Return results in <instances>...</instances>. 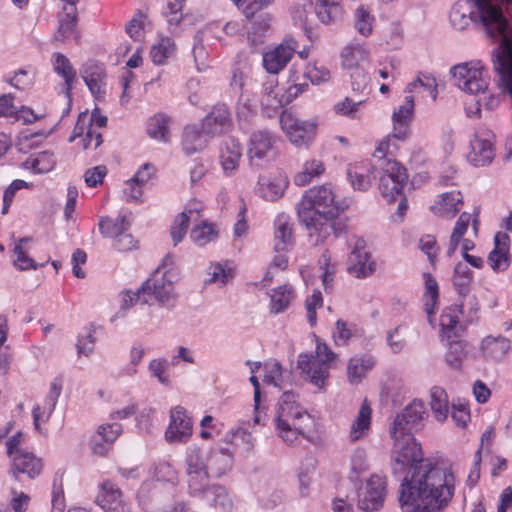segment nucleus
<instances>
[{"label": "nucleus", "instance_id": "f257e3e1", "mask_svg": "<svg viewBox=\"0 0 512 512\" xmlns=\"http://www.w3.org/2000/svg\"><path fill=\"white\" fill-rule=\"evenodd\" d=\"M394 440V472L410 466L401 483L400 505L403 512H439L454 494V477L423 458L413 435H391Z\"/></svg>", "mask_w": 512, "mask_h": 512}, {"label": "nucleus", "instance_id": "f03ea898", "mask_svg": "<svg viewBox=\"0 0 512 512\" xmlns=\"http://www.w3.org/2000/svg\"><path fill=\"white\" fill-rule=\"evenodd\" d=\"M479 16L489 37L499 40L493 52L494 70L500 76L503 91L512 98V24L503 9L509 13L512 0H474Z\"/></svg>", "mask_w": 512, "mask_h": 512}, {"label": "nucleus", "instance_id": "7ed1b4c3", "mask_svg": "<svg viewBox=\"0 0 512 512\" xmlns=\"http://www.w3.org/2000/svg\"><path fill=\"white\" fill-rule=\"evenodd\" d=\"M339 211L330 187L322 185L305 191L298 204V217L309 230L313 245L324 243L332 232L336 236L341 233L343 227L334 220Z\"/></svg>", "mask_w": 512, "mask_h": 512}, {"label": "nucleus", "instance_id": "20e7f679", "mask_svg": "<svg viewBox=\"0 0 512 512\" xmlns=\"http://www.w3.org/2000/svg\"><path fill=\"white\" fill-rule=\"evenodd\" d=\"M336 354L325 343H317L314 353H302L297 361L303 379L318 389L326 386L330 377V369L336 359Z\"/></svg>", "mask_w": 512, "mask_h": 512}, {"label": "nucleus", "instance_id": "39448f33", "mask_svg": "<svg viewBox=\"0 0 512 512\" xmlns=\"http://www.w3.org/2000/svg\"><path fill=\"white\" fill-rule=\"evenodd\" d=\"M414 115V97L407 95L404 103L394 110L392 115L393 120V131L391 134L386 136L377 145L373 156L378 158V164H381L383 160H390L386 158V154L390 149L391 139H397L405 141L410 135V124Z\"/></svg>", "mask_w": 512, "mask_h": 512}, {"label": "nucleus", "instance_id": "423d86ee", "mask_svg": "<svg viewBox=\"0 0 512 512\" xmlns=\"http://www.w3.org/2000/svg\"><path fill=\"white\" fill-rule=\"evenodd\" d=\"M381 170L379 190L388 201L394 202L401 196L404 187L408 184L407 169L397 160H383L378 164Z\"/></svg>", "mask_w": 512, "mask_h": 512}, {"label": "nucleus", "instance_id": "0eeeda50", "mask_svg": "<svg viewBox=\"0 0 512 512\" xmlns=\"http://www.w3.org/2000/svg\"><path fill=\"white\" fill-rule=\"evenodd\" d=\"M454 84L470 94H484L488 87L487 76H484L480 62L461 63L451 69Z\"/></svg>", "mask_w": 512, "mask_h": 512}, {"label": "nucleus", "instance_id": "6e6552de", "mask_svg": "<svg viewBox=\"0 0 512 512\" xmlns=\"http://www.w3.org/2000/svg\"><path fill=\"white\" fill-rule=\"evenodd\" d=\"M425 414L423 403L414 400L395 417L390 435H413L422 429Z\"/></svg>", "mask_w": 512, "mask_h": 512}, {"label": "nucleus", "instance_id": "1a4fd4ad", "mask_svg": "<svg viewBox=\"0 0 512 512\" xmlns=\"http://www.w3.org/2000/svg\"><path fill=\"white\" fill-rule=\"evenodd\" d=\"M280 125L291 143L296 146L308 144L316 134V124L314 122L299 120L289 111L282 112Z\"/></svg>", "mask_w": 512, "mask_h": 512}, {"label": "nucleus", "instance_id": "9d476101", "mask_svg": "<svg viewBox=\"0 0 512 512\" xmlns=\"http://www.w3.org/2000/svg\"><path fill=\"white\" fill-rule=\"evenodd\" d=\"M274 422L275 425H285L286 427L297 423L312 425V418L296 404V395L287 391L279 399Z\"/></svg>", "mask_w": 512, "mask_h": 512}, {"label": "nucleus", "instance_id": "9b49d317", "mask_svg": "<svg viewBox=\"0 0 512 512\" xmlns=\"http://www.w3.org/2000/svg\"><path fill=\"white\" fill-rule=\"evenodd\" d=\"M385 479L379 475H371L365 486L358 493V507L366 512L380 509L385 497Z\"/></svg>", "mask_w": 512, "mask_h": 512}, {"label": "nucleus", "instance_id": "f8f14e48", "mask_svg": "<svg viewBox=\"0 0 512 512\" xmlns=\"http://www.w3.org/2000/svg\"><path fill=\"white\" fill-rule=\"evenodd\" d=\"M140 292L148 299L152 294L161 305H169L175 298L172 280L167 277V271L160 273V269H156L152 277L142 284Z\"/></svg>", "mask_w": 512, "mask_h": 512}, {"label": "nucleus", "instance_id": "ddd939ff", "mask_svg": "<svg viewBox=\"0 0 512 512\" xmlns=\"http://www.w3.org/2000/svg\"><path fill=\"white\" fill-rule=\"evenodd\" d=\"M95 502L105 512H132L131 504L124 498L123 492L109 480L100 484Z\"/></svg>", "mask_w": 512, "mask_h": 512}, {"label": "nucleus", "instance_id": "4468645a", "mask_svg": "<svg viewBox=\"0 0 512 512\" xmlns=\"http://www.w3.org/2000/svg\"><path fill=\"white\" fill-rule=\"evenodd\" d=\"M494 134L489 129H482L475 133L470 142L471 151L468 159L475 166H485L494 158Z\"/></svg>", "mask_w": 512, "mask_h": 512}, {"label": "nucleus", "instance_id": "2eb2a0df", "mask_svg": "<svg viewBox=\"0 0 512 512\" xmlns=\"http://www.w3.org/2000/svg\"><path fill=\"white\" fill-rule=\"evenodd\" d=\"M42 469V460L32 452L25 451L10 458L8 474L15 481H20V475L22 474L33 480L40 475Z\"/></svg>", "mask_w": 512, "mask_h": 512}, {"label": "nucleus", "instance_id": "dca6fc26", "mask_svg": "<svg viewBox=\"0 0 512 512\" xmlns=\"http://www.w3.org/2000/svg\"><path fill=\"white\" fill-rule=\"evenodd\" d=\"M274 141L266 131L252 133L248 144V160L252 167L260 168L272 153Z\"/></svg>", "mask_w": 512, "mask_h": 512}, {"label": "nucleus", "instance_id": "f3484780", "mask_svg": "<svg viewBox=\"0 0 512 512\" xmlns=\"http://www.w3.org/2000/svg\"><path fill=\"white\" fill-rule=\"evenodd\" d=\"M192 435V421L184 408L177 406L170 412V423L165 432L168 442H186Z\"/></svg>", "mask_w": 512, "mask_h": 512}, {"label": "nucleus", "instance_id": "a211bd4d", "mask_svg": "<svg viewBox=\"0 0 512 512\" xmlns=\"http://www.w3.org/2000/svg\"><path fill=\"white\" fill-rule=\"evenodd\" d=\"M376 269L375 262L371 260L370 254L365 251V241L356 239L353 250L348 258V271L357 278H365Z\"/></svg>", "mask_w": 512, "mask_h": 512}, {"label": "nucleus", "instance_id": "6ab92c4d", "mask_svg": "<svg viewBox=\"0 0 512 512\" xmlns=\"http://www.w3.org/2000/svg\"><path fill=\"white\" fill-rule=\"evenodd\" d=\"M294 44V41L287 40L263 54V65L267 72L277 74L288 64L295 52Z\"/></svg>", "mask_w": 512, "mask_h": 512}, {"label": "nucleus", "instance_id": "aec40b11", "mask_svg": "<svg viewBox=\"0 0 512 512\" xmlns=\"http://www.w3.org/2000/svg\"><path fill=\"white\" fill-rule=\"evenodd\" d=\"M231 123L230 112L225 104L215 105L212 111L202 120L201 128L211 137L222 134Z\"/></svg>", "mask_w": 512, "mask_h": 512}, {"label": "nucleus", "instance_id": "412c9836", "mask_svg": "<svg viewBox=\"0 0 512 512\" xmlns=\"http://www.w3.org/2000/svg\"><path fill=\"white\" fill-rule=\"evenodd\" d=\"M202 210L203 207L200 203L193 202L190 203L188 208L176 216L171 227V237L175 246L184 238L190 222H195L200 219Z\"/></svg>", "mask_w": 512, "mask_h": 512}, {"label": "nucleus", "instance_id": "4be33fe9", "mask_svg": "<svg viewBox=\"0 0 512 512\" xmlns=\"http://www.w3.org/2000/svg\"><path fill=\"white\" fill-rule=\"evenodd\" d=\"M508 242L507 234L498 232L495 235V247L488 255V263L495 272L505 271L510 265Z\"/></svg>", "mask_w": 512, "mask_h": 512}, {"label": "nucleus", "instance_id": "5701e85b", "mask_svg": "<svg viewBox=\"0 0 512 512\" xmlns=\"http://www.w3.org/2000/svg\"><path fill=\"white\" fill-rule=\"evenodd\" d=\"M463 206V196L460 191H450L442 193L439 199L431 206L435 215L452 218Z\"/></svg>", "mask_w": 512, "mask_h": 512}, {"label": "nucleus", "instance_id": "b1692460", "mask_svg": "<svg viewBox=\"0 0 512 512\" xmlns=\"http://www.w3.org/2000/svg\"><path fill=\"white\" fill-rule=\"evenodd\" d=\"M200 501L203 505L218 509L221 512H232L234 508L233 498L229 491L219 484H212Z\"/></svg>", "mask_w": 512, "mask_h": 512}, {"label": "nucleus", "instance_id": "393cba45", "mask_svg": "<svg viewBox=\"0 0 512 512\" xmlns=\"http://www.w3.org/2000/svg\"><path fill=\"white\" fill-rule=\"evenodd\" d=\"M242 156L241 145L234 138H227L220 148V162L226 175L234 173Z\"/></svg>", "mask_w": 512, "mask_h": 512}, {"label": "nucleus", "instance_id": "a878e982", "mask_svg": "<svg viewBox=\"0 0 512 512\" xmlns=\"http://www.w3.org/2000/svg\"><path fill=\"white\" fill-rule=\"evenodd\" d=\"M212 138L201 128L200 124L187 125L183 131L182 145L187 155L203 150Z\"/></svg>", "mask_w": 512, "mask_h": 512}, {"label": "nucleus", "instance_id": "bb28decb", "mask_svg": "<svg viewBox=\"0 0 512 512\" xmlns=\"http://www.w3.org/2000/svg\"><path fill=\"white\" fill-rule=\"evenodd\" d=\"M81 75L94 96L99 97L104 93L106 73L102 65L89 61L83 66Z\"/></svg>", "mask_w": 512, "mask_h": 512}, {"label": "nucleus", "instance_id": "cd10ccee", "mask_svg": "<svg viewBox=\"0 0 512 512\" xmlns=\"http://www.w3.org/2000/svg\"><path fill=\"white\" fill-rule=\"evenodd\" d=\"M374 167L367 161L350 164L347 169V176L354 189L367 190L372 183Z\"/></svg>", "mask_w": 512, "mask_h": 512}, {"label": "nucleus", "instance_id": "c85d7f7f", "mask_svg": "<svg viewBox=\"0 0 512 512\" xmlns=\"http://www.w3.org/2000/svg\"><path fill=\"white\" fill-rule=\"evenodd\" d=\"M252 26L248 30V42L253 50H258L264 43L266 33L271 28L272 16L268 13L254 16Z\"/></svg>", "mask_w": 512, "mask_h": 512}, {"label": "nucleus", "instance_id": "c756f323", "mask_svg": "<svg viewBox=\"0 0 512 512\" xmlns=\"http://www.w3.org/2000/svg\"><path fill=\"white\" fill-rule=\"evenodd\" d=\"M274 228L275 251H286L293 244V233L289 217L285 214L278 215L274 221Z\"/></svg>", "mask_w": 512, "mask_h": 512}, {"label": "nucleus", "instance_id": "7c9ffc66", "mask_svg": "<svg viewBox=\"0 0 512 512\" xmlns=\"http://www.w3.org/2000/svg\"><path fill=\"white\" fill-rule=\"evenodd\" d=\"M314 11L318 20L326 25L336 23L343 17L341 0H316Z\"/></svg>", "mask_w": 512, "mask_h": 512}, {"label": "nucleus", "instance_id": "2f4dec72", "mask_svg": "<svg viewBox=\"0 0 512 512\" xmlns=\"http://www.w3.org/2000/svg\"><path fill=\"white\" fill-rule=\"evenodd\" d=\"M258 193L267 201H276L284 194L288 185L286 177L276 176L273 178L260 177L258 180Z\"/></svg>", "mask_w": 512, "mask_h": 512}, {"label": "nucleus", "instance_id": "473e14b6", "mask_svg": "<svg viewBox=\"0 0 512 512\" xmlns=\"http://www.w3.org/2000/svg\"><path fill=\"white\" fill-rule=\"evenodd\" d=\"M341 58L343 68H358L362 63L368 61L369 51L363 43H351L343 49Z\"/></svg>", "mask_w": 512, "mask_h": 512}, {"label": "nucleus", "instance_id": "72a5a7b5", "mask_svg": "<svg viewBox=\"0 0 512 512\" xmlns=\"http://www.w3.org/2000/svg\"><path fill=\"white\" fill-rule=\"evenodd\" d=\"M54 57V71L61 76L65 81V94L71 101V91L73 83L76 80V70L73 68L69 59L62 53H55Z\"/></svg>", "mask_w": 512, "mask_h": 512}, {"label": "nucleus", "instance_id": "f704fd0d", "mask_svg": "<svg viewBox=\"0 0 512 512\" xmlns=\"http://www.w3.org/2000/svg\"><path fill=\"white\" fill-rule=\"evenodd\" d=\"M156 173V168L150 163L143 164L136 174L126 182L130 188L129 197L135 201L142 196L141 187L146 184Z\"/></svg>", "mask_w": 512, "mask_h": 512}, {"label": "nucleus", "instance_id": "c9c22d12", "mask_svg": "<svg viewBox=\"0 0 512 512\" xmlns=\"http://www.w3.org/2000/svg\"><path fill=\"white\" fill-rule=\"evenodd\" d=\"M375 364L371 356L352 357L347 365V377L351 384H359Z\"/></svg>", "mask_w": 512, "mask_h": 512}, {"label": "nucleus", "instance_id": "e433bc0d", "mask_svg": "<svg viewBox=\"0 0 512 512\" xmlns=\"http://www.w3.org/2000/svg\"><path fill=\"white\" fill-rule=\"evenodd\" d=\"M371 426V408L364 401L359 409L358 415L352 423L351 430L349 433V439L351 442H356L363 438L369 431Z\"/></svg>", "mask_w": 512, "mask_h": 512}, {"label": "nucleus", "instance_id": "4c0bfd02", "mask_svg": "<svg viewBox=\"0 0 512 512\" xmlns=\"http://www.w3.org/2000/svg\"><path fill=\"white\" fill-rule=\"evenodd\" d=\"M233 457L227 450H214L207 461L208 470L212 475L219 478L226 474L232 467Z\"/></svg>", "mask_w": 512, "mask_h": 512}, {"label": "nucleus", "instance_id": "58836bf2", "mask_svg": "<svg viewBox=\"0 0 512 512\" xmlns=\"http://www.w3.org/2000/svg\"><path fill=\"white\" fill-rule=\"evenodd\" d=\"M64 15L59 18V26L54 35V41L63 42L71 37L76 30L77 24V8L72 5L71 7H64Z\"/></svg>", "mask_w": 512, "mask_h": 512}, {"label": "nucleus", "instance_id": "ea45409f", "mask_svg": "<svg viewBox=\"0 0 512 512\" xmlns=\"http://www.w3.org/2000/svg\"><path fill=\"white\" fill-rule=\"evenodd\" d=\"M509 349L510 341L503 336H487L481 343V350L484 356L495 360L503 358Z\"/></svg>", "mask_w": 512, "mask_h": 512}, {"label": "nucleus", "instance_id": "a19ab883", "mask_svg": "<svg viewBox=\"0 0 512 512\" xmlns=\"http://www.w3.org/2000/svg\"><path fill=\"white\" fill-rule=\"evenodd\" d=\"M188 494L191 497L201 500L209 491L212 484H209L208 471L186 473Z\"/></svg>", "mask_w": 512, "mask_h": 512}, {"label": "nucleus", "instance_id": "79ce46f5", "mask_svg": "<svg viewBox=\"0 0 512 512\" xmlns=\"http://www.w3.org/2000/svg\"><path fill=\"white\" fill-rule=\"evenodd\" d=\"M294 298V292L288 285H282L272 290L270 295V311L273 314L284 312Z\"/></svg>", "mask_w": 512, "mask_h": 512}, {"label": "nucleus", "instance_id": "37998d69", "mask_svg": "<svg viewBox=\"0 0 512 512\" xmlns=\"http://www.w3.org/2000/svg\"><path fill=\"white\" fill-rule=\"evenodd\" d=\"M473 274L469 267L459 262L454 268L453 285L458 295L466 297L471 290Z\"/></svg>", "mask_w": 512, "mask_h": 512}, {"label": "nucleus", "instance_id": "c03bdc74", "mask_svg": "<svg viewBox=\"0 0 512 512\" xmlns=\"http://www.w3.org/2000/svg\"><path fill=\"white\" fill-rule=\"evenodd\" d=\"M325 171L322 161L317 159L307 160L302 169L294 176V183L297 186H305L309 184L313 178L319 177Z\"/></svg>", "mask_w": 512, "mask_h": 512}, {"label": "nucleus", "instance_id": "a18cd8bd", "mask_svg": "<svg viewBox=\"0 0 512 512\" xmlns=\"http://www.w3.org/2000/svg\"><path fill=\"white\" fill-rule=\"evenodd\" d=\"M130 223L126 216H119L116 219L109 217L102 218L99 221V229L103 236L114 238V240L123 232L128 231Z\"/></svg>", "mask_w": 512, "mask_h": 512}, {"label": "nucleus", "instance_id": "49530a36", "mask_svg": "<svg viewBox=\"0 0 512 512\" xmlns=\"http://www.w3.org/2000/svg\"><path fill=\"white\" fill-rule=\"evenodd\" d=\"M431 409L435 418L439 422H443L448 416V395L446 391L438 386H434L430 390Z\"/></svg>", "mask_w": 512, "mask_h": 512}, {"label": "nucleus", "instance_id": "de8ad7c7", "mask_svg": "<svg viewBox=\"0 0 512 512\" xmlns=\"http://www.w3.org/2000/svg\"><path fill=\"white\" fill-rule=\"evenodd\" d=\"M277 435L288 445H294L300 439V437H308V432L310 431L311 425H306L304 423H297L294 425H289L286 427L285 425H275Z\"/></svg>", "mask_w": 512, "mask_h": 512}, {"label": "nucleus", "instance_id": "09e8293b", "mask_svg": "<svg viewBox=\"0 0 512 512\" xmlns=\"http://www.w3.org/2000/svg\"><path fill=\"white\" fill-rule=\"evenodd\" d=\"M466 355V343L454 338L448 339V350L445 361L451 368L455 370L460 369Z\"/></svg>", "mask_w": 512, "mask_h": 512}, {"label": "nucleus", "instance_id": "8fccbe9b", "mask_svg": "<svg viewBox=\"0 0 512 512\" xmlns=\"http://www.w3.org/2000/svg\"><path fill=\"white\" fill-rule=\"evenodd\" d=\"M175 52V43L169 37L161 38L154 44L150 51V56L154 64L162 65Z\"/></svg>", "mask_w": 512, "mask_h": 512}, {"label": "nucleus", "instance_id": "3c124183", "mask_svg": "<svg viewBox=\"0 0 512 512\" xmlns=\"http://www.w3.org/2000/svg\"><path fill=\"white\" fill-rule=\"evenodd\" d=\"M425 278V293H424V308L429 317L435 314V308L439 297L438 284L435 278L429 274H424Z\"/></svg>", "mask_w": 512, "mask_h": 512}, {"label": "nucleus", "instance_id": "603ef678", "mask_svg": "<svg viewBox=\"0 0 512 512\" xmlns=\"http://www.w3.org/2000/svg\"><path fill=\"white\" fill-rule=\"evenodd\" d=\"M218 236V231L216 227L207 222H202L199 225H196L192 230L190 237L193 242L198 246H204L207 243L215 240Z\"/></svg>", "mask_w": 512, "mask_h": 512}, {"label": "nucleus", "instance_id": "864d4df0", "mask_svg": "<svg viewBox=\"0 0 512 512\" xmlns=\"http://www.w3.org/2000/svg\"><path fill=\"white\" fill-rule=\"evenodd\" d=\"M450 22L457 30L466 29L471 21V12L467 8V3L457 2L450 11Z\"/></svg>", "mask_w": 512, "mask_h": 512}, {"label": "nucleus", "instance_id": "5fc2aeb1", "mask_svg": "<svg viewBox=\"0 0 512 512\" xmlns=\"http://www.w3.org/2000/svg\"><path fill=\"white\" fill-rule=\"evenodd\" d=\"M374 21V16L363 6L356 9L354 13V28L360 35L364 37L369 36L372 33Z\"/></svg>", "mask_w": 512, "mask_h": 512}, {"label": "nucleus", "instance_id": "6e6d98bb", "mask_svg": "<svg viewBox=\"0 0 512 512\" xmlns=\"http://www.w3.org/2000/svg\"><path fill=\"white\" fill-rule=\"evenodd\" d=\"M226 439L235 446H241L245 451H251L255 444V438L252 433L244 427L231 430L230 435L228 434Z\"/></svg>", "mask_w": 512, "mask_h": 512}, {"label": "nucleus", "instance_id": "4d7b16f0", "mask_svg": "<svg viewBox=\"0 0 512 512\" xmlns=\"http://www.w3.org/2000/svg\"><path fill=\"white\" fill-rule=\"evenodd\" d=\"M168 120L164 115H156L150 119L147 126L148 135L156 140L166 142L168 140Z\"/></svg>", "mask_w": 512, "mask_h": 512}, {"label": "nucleus", "instance_id": "13d9d810", "mask_svg": "<svg viewBox=\"0 0 512 512\" xmlns=\"http://www.w3.org/2000/svg\"><path fill=\"white\" fill-rule=\"evenodd\" d=\"M208 278L205 279L206 284L225 285L232 277V271L226 269L221 263H211L207 270Z\"/></svg>", "mask_w": 512, "mask_h": 512}, {"label": "nucleus", "instance_id": "bf43d9fd", "mask_svg": "<svg viewBox=\"0 0 512 512\" xmlns=\"http://www.w3.org/2000/svg\"><path fill=\"white\" fill-rule=\"evenodd\" d=\"M56 405L46 400L43 404H37L32 411L34 428L42 433L41 424L48 422Z\"/></svg>", "mask_w": 512, "mask_h": 512}, {"label": "nucleus", "instance_id": "052dcab7", "mask_svg": "<svg viewBox=\"0 0 512 512\" xmlns=\"http://www.w3.org/2000/svg\"><path fill=\"white\" fill-rule=\"evenodd\" d=\"M55 162L56 160L53 152L42 151L33 159L27 160L26 164L31 163V167L37 173H47L53 169Z\"/></svg>", "mask_w": 512, "mask_h": 512}, {"label": "nucleus", "instance_id": "680f3d73", "mask_svg": "<svg viewBox=\"0 0 512 512\" xmlns=\"http://www.w3.org/2000/svg\"><path fill=\"white\" fill-rule=\"evenodd\" d=\"M144 19L145 15L138 11L134 17L126 24L125 30L126 33L130 36L134 41H142L145 36L144 31Z\"/></svg>", "mask_w": 512, "mask_h": 512}, {"label": "nucleus", "instance_id": "e2e57ef3", "mask_svg": "<svg viewBox=\"0 0 512 512\" xmlns=\"http://www.w3.org/2000/svg\"><path fill=\"white\" fill-rule=\"evenodd\" d=\"M35 71L33 69H20L8 80L9 84L16 89L25 90L34 84Z\"/></svg>", "mask_w": 512, "mask_h": 512}, {"label": "nucleus", "instance_id": "0e129e2a", "mask_svg": "<svg viewBox=\"0 0 512 512\" xmlns=\"http://www.w3.org/2000/svg\"><path fill=\"white\" fill-rule=\"evenodd\" d=\"M154 485L152 482L146 481L142 483L138 494L137 499L139 505L146 510L147 512H157V509L153 505V500L155 498V493L151 494V491L153 490Z\"/></svg>", "mask_w": 512, "mask_h": 512}, {"label": "nucleus", "instance_id": "69168bd1", "mask_svg": "<svg viewBox=\"0 0 512 512\" xmlns=\"http://www.w3.org/2000/svg\"><path fill=\"white\" fill-rule=\"evenodd\" d=\"M153 476L157 481L174 484L177 480V472L167 461H159L153 466Z\"/></svg>", "mask_w": 512, "mask_h": 512}, {"label": "nucleus", "instance_id": "338daca9", "mask_svg": "<svg viewBox=\"0 0 512 512\" xmlns=\"http://www.w3.org/2000/svg\"><path fill=\"white\" fill-rule=\"evenodd\" d=\"M367 455L363 449H355L350 461L351 478H357L368 469Z\"/></svg>", "mask_w": 512, "mask_h": 512}, {"label": "nucleus", "instance_id": "774afa93", "mask_svg": "<svg viewBox=\"0 0 512 512\" xmlns=\"http://www.w3.org/2000/svg\"><path fill=\"white\" fill-rule=\"evenodd\" d=\"M304 76L313 84H320L329 80L330 72L322 65L319 66L317 63H309L305 68Z\"/></svg>", "mask_w": 512, "mask_h": 512}]
</instances>
